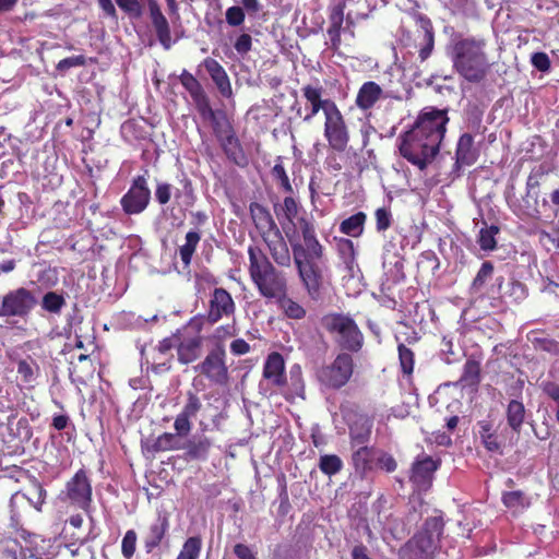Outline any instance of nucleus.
<instances>
[{
    "label": "nucleus",
    "instance_id": "47",
    "mask_svg": "<svg viewBox=\"0 0 559 559\" xmlns=\"http://www.w3.org/2000/svg\"><path fill=\"white\" fill-rule=\"evenodd\" d=\"M318 466L324 475L331 477L342 471L343 461L336 454H323L320 456Z\"/></svg>",
    "mask_w": 559,
    "mask_h": 559
},
{
    "label": "nucleus",
    "instance_id": "3",
    "mask_svg": "<svg viewBox=\"0 0 559 559\" xmlns=\"http://www.w3.org/2000/svg\"><path fill=\"white\" fill-rule=\"evenodd\" d=\"M248 258L249 276L261 297L273 301L288 292L286 273L278 270L260 247L249 246Z\"/></svg>",
    "mask_w": 559,
    "mask_h": 559
},
{
    "label": "nucleus",
    "instance_id": "33",
    "mask_svg": "<svg viewBox=\"0 0 559 559\" xmlns=\"http://www.w3.org/2000/svg\"><path fill=\"white\" fill-rule=\"evenodd\" d=\"M26 499L32 507H34L37 511L41 510L43 504L45 503L47 491L43 487L41 483L34 476L29 478V486L25 492L16 491L11 497V504L13 506L14 501L19 498Z\"/></svg>",
    "mask_w": 559,
    "mask_h": 559
},
{
    "label": "nucleus",
    "instance_id": "55",
    "mask_svg": "<svg viewBox=\"0 0 559 559\" xmlns=\"http://www.w3.org/2000/svg\"><path fill=\"white\" fill-rule=\"evenodd\" d=\"M399 360L401 370L405 376H411L414 371L415 354L405 344L401 343L397 346Z\"/></svg>",
    "mask_w": 559,
    "mask_h": 559
},
{
    "label": "nucleus",
    "instance_id": "60",
    "mask_svg": "<svg viewBox=\"0 0 559 559\" xmlns=\"http://www.w3.org/2000/svg\"><path fill=\"white\" fill-rule=\"evenodd\" d=\"M192 100L202 118L207 120H214V116H216L217 114L211 107L210 99L206 93H203L202 95L198 96L197 98H193Z\"/></svg>",
    "mask_w": 559,
    "mask_h": 559
},
{
    "label": "nucleus",
    "instance_id": "7",
    "mask_svg": "<svg viewBox=\"0 0 559 559\" xmlns=\"http://www.w3.org/2000/svg\"><path fill=\"white\" fill-rule=\"evenodd\" d=\"M58 499L68 508L81 510L86 514L92 511L93 487L88 472L82 467L66 483Z\"/></svg>",
    "mask_w": 559,
    "mask_h": 559
},
{
    "label": "nucleus",
    "instance_id": "16",
    "mask_svg": "<svg viewBox=\"0 0 559 559\" xmlns=\"http://www.w3.org/2000/svg\"><path fill=\"white\" fill-rule=\"evenodd\" d=\"M439 466L440 461L433 460L429 455L417 457L416 461L412 464L409 480L418 489L426 490L430 488L433 474L439 468Z\"/></svg>",
    "mask_w": 559,
    "mask_h": 559
},
{
    "label": "nucleus",
    "instance_id": "29",
    "mask_svg": "<svg viewBox=\"0 0 559 559\" xmlns=\"http://www.w3.org/2000/svg\"><path fill=\"white\" fill-rule=\"evenodd\" d=\"M382 97V87L374 81H367L359 87L355 105L364 112L370 111Z\"/></svg>",
    "mask_w": 559,
    "mask_h": 559
},
{
    "label": "nucleus",
    "instance_id": "23",
    "mask_svg": "<svg viewBox=\"0 0 559 559\" xmlns=\"http://www.w3.org/2000/svg\"><path fill=\"white\" fill-rule=\"evenodd\" d=\"M206 70L217 91L223 97L230 98L233 96V87L229 76L224 67L214 58L206 57L202 63Z\"/></svg>",
    "mask_w": 559,
    "mask_h": 559
},
{
    "label": "nucleus",
    "instance_id": "22",
    "mask_svg": "<svg viewBox=\"0 0 559 559\" xmlns=\"http://www.w3.org/2000/svg\"><path fill=\"white\" fill-rule=\"evenodd\" d=\"M262 374L273 386L282 388L287 384L285 361L282 354L272 352L267 355L263 365Z\"/></svg>",
    "mask_w": 559,
    "mask_h": 559
},
{
    "label": "nucleus",
    "instance_id": "11",
    "mask_svg": "<svg viewBox=\"0 0 559 559\" xmlns=\"http://www.w3.org/2000/svg\"><path fill=\"white\" fill-rule=\"evenodd\" d=\"M324 138L329 146L338 153L344 152L349 143V130L338 107H333L324 116Z\"/></svg>",
    "mask_w": 559,
    "mask_h": 559
},
{
    "label": "nucleus",
    "instance_id": "32",
    "mask_svg": "<svg viewBox=\"0 0 559 559\" xmlns=\"http://www.w3.org/2000/svg\"><path fill=\"white\" fill-rule=\"evenodd\" d=\"M348 429L352 448L366 444L371 436L372 420L367 415H356L355 419L348 423Z\"/></svg>",
    "mask_w": 559,
    "mask_h": 559
},
{
    "label": "nucleus",
    "instance_id": "39",
    "mask_svg": "<svg viewBox=\"0 0 559 559\" xmlns=\"http://www.w3.org/2000/svg\"><path fill=\"white\" fill-rule=\"evenodd\" d=\"M181 188L174 192L175 203L182 210L192 207L197 202V194L191 179L183 177L180 180Z\"/></svg>",
    "mask_w": 559,
    "mask_h": 559
},
{
    "label": "nucleus",
    "instance_id": "18",
    "mask_svg": "<svg viewBox=\"0 0 559 559\" xmlns=\"http://www.w3.org/2000/svg\"><path fill=\"white\" fill-rule=\"evenodd\" d=\"M490 293L493 298L503 301L519 302L526 297L527 289L523 283L516 280H511L506 283L503 276H498L490 287Z\"/></svg>",
    "mask_w": 559,
    "mask_h": 559
},
{
    "label": "nucleus",
    "instance_id": "64",
    "mask_svg": "<svg viewBox=\"0 0 559 559\" xmlns=\"http://www.w3.org/2000/svg\"><path fill=\"white\" fill-rule=\"evenodd\" d=\"M85 64H86V58L83 55H79V56H72V57L61 59L57 63L56 69L59 72L64 73L71 68L84 67Z\"/></svg>",
    "mask_w": 559,
    "mask_h": 559
},
{
    "label": "nucleus",
    "instance_id": "10",
    "mask_svg": "<svg viewBox=\"0 0 559 559\" xmlns=\"http://www.w3.org/2000/svg\"><path fill=\"white\" fill-rule=\"evenodd\" d=\"M444 522L441 516L427 518L420 531H418L408 545L420 555L432 556L440 547Z\"/></svg>",
    "mask_w": 559,
    "mask_h": 559
},
{
    "label": "nucleus",
    "instance_id": "15",
    "mask_svg": "<svg viewBox=\"0 0 559 559\" xmlns=\"http://www.w3.org/2000/svg\"><path fill=\"white\" fill-rule=\"evenodd\" d=\"M413 19L415 24L423 31L421 38L418 43L415 44V47L417 48L418 59L420 62H425L431 57L435 50V27L430 17H428L426 14L416 12L413 14Z\"/></svg>",
    "mask_w": 559,
    "mask_h": 559
},
{
    "label": "nucleus",
    "instance_id": "61",
    "mask_svg": "<svg viewBox=\"0 0 559 559\" xmlns=\"http://www.w3.org/2000/svg\"><path fill=\"white\" fill-rule=\"evenodd\" d=\"M225 17L229 26L237 27L245 22L246 13L242 7L233 5L226 10Z\"/></svg>",
    "mask_w": 559,
    "mask_h": 559
},
{
    "label": "nucleus",
    "instance_id": "17",
    "mask_svg": "<svg viewBox=\"0 0 559 559\" xmlns=\"http://www.w3.org/2000/svg\"><path fill=\"white\" fill-rule=\"evenodd\" d=\"M201 399L193 391L186 394V403L181 412L177 415L174 428L179 436H188L192 429L191 418H194L202 409Z\"/></svg>",
    "mask_w": 559,
    "mask_h": 559
},
{
    "label": "nucleus",
    "instance_id": "54",
    "mask_svg": "<svg viewBox=\"0 0 559 559\" xmlns=\"http://www.w3.org/2000/svg\"><path fill=\"white\" fill-rule=\"evenodd\" d=\"M337 251L346 267L353 270L356 259L354 242L347 238L340 239L337 242Z\"/></svg>",
    "mask_w": 559,
    "mask_h": 559
},
{
    "label": "nucleus",
    "instance_id": "58",
    "mask_svg": "<svg viewBox=\"0 0 559 559\" xmlns=\"http://www.w3.org/2000/svg\"><path fill=\"white\" fill-rule=\"evenodd\" d=\"M121 11L131 19H140L143 14V5L139 0H115Z\"/></svg>",
    "mask_w": 559,
    "mask_h": 559
},
{
    "label": "nucleus",
    "instance_id": "2",
    "mask_svg": "<svg viewBox=\"0 0 559 559\" xmlns=\"http://www.w3.org/2000/svg\"><path fill=\"white\" fill-rule=\"evenodd\" d=\"M450 58L453 70L468 83H481L491 70L487 41L480 37L455 39L451 46Z\"/></svg>",
    "mask_w": 559,
    "mask_h": 559
},
{
    "label": "nucleus",
    "instance_id": "12",
    "mask_svg": "<svg viewBox=\"0 0 559 559\" xmlns=\"http://www.w3.org/2000/svg\"><path fill=\"white\" fill-rule=\"evenodd\" d=\"M151 202V190L144 175L133 178L129 190L120 200L121 207L127 215H138L144 212Z\"/></svg>",
    "mask_w": 559,
    "mask_h": 559
},
{
    "label": "nucleus",
    "instance_id": "27",
    "mask_svg": "<svg viewBox=\"0 0 559 559\" xmlns=\"http://www.w3.org/2000/svg\"><path fill=\"white\" fill-rule=\"evenodd\" d=\"M203 336L194 335L183 337L177 344V359L181 365H189L197 361L202 354Z\"/></svg>",
    "mask_w": 559,
    "mask_h": 559
},
{
    "label": "nucleus",
    "instance_id": "51",
    "mask_svg": "<svg viewBox=\"0 0 559 559\" xmlns=\"http://www.w3.org/2000/svg\"><path fill=\"white\" fill-rule=\"evenodd\" d=\"M64 306V297L56 292H48L43 296L41 308L47 312L59 314Z\"/></svg>",
    "mask_w": 559,
    "mask_h": 559
},
{
    "label": "nucleus",
    "instance_id": "42",
    "mask_svg": "<svg viewBox=\"0 0 559 559\" xmlns=\"http://www.w3.org/2000/svg\"><path fill=\"white\" fill-rule=\"evenodd\" d=\"M366 219L367 215L364 212H357L340 224V231L350 237H359L364 233Z\"/></svg>",
    "mask_w": 559,
    "mask_h": 559
},
{
    "label": "nucleus",
    "instance_id": "25",
    "mask_svg": "<svg viewBox=\"0 0 559 559\" xmlns=\"http://www.w3.org/2000/svg\"><path fill=\"white\" fill-rule=\"evenodd\" d=\"M179 341V332L174 333L170 336H167L158 342L155 347L156 355L153 364V370L155 371H167L171 367V360L174 355L171 350L174 348L177 349V344Z\"/></svg>",
    "mask_w": 559,
    "mask_h": 559
},
{
    "label": "nucleus",
    "instance_id": "34",
    "mask_svg": "<svg viewBox=\"0 0 559 559\" xmlns=\"http://www.w3.org/2000/svg\"><path fill=\"white\" fill-rule=\"evenodd\" d=\"M189 460L206 461L212 448L211 440L205 436H194L182 447Z\"/></svg>",
    "mask_w": 559,
    "mask_h": 559
},
{
    "label": "nucleus",
    "instance_id": "52",
    "mask_svg": "<svg viewBox=\"0 0 559 559\" xmlns=\"http://www.w3.org/2000/svg\"><path fill=\"white\" fill-rule=\"evenodd\" d=\"M271 176L272 178L278 182L280 187L287 193L293 192V187L289 180V177L285 170V167L283 165V159L281 156H278L275 160L274 166L271 169Z\"/></svg>",
    "mask_w": 559,
    "mask_h": 559
},
{
    "label": "nucleus",
    "instance_id": "4",
    "mask_svg": "<svg viewBox=\"0 0 559 559\" xmlns=\"http://www.w3.org/2000/svg\"><path fill=\"white\" fill-rule=\"evenodd\" d=\"M293 260L298 272V276L312 299L320 295L323 284V272L319 262L323 259L324 248L317 236L301 243H293Z\"/></svg>",
    "mask_w": 559,
    "mask_h": 559
},
{
    "label": "nucleus",
    "instance_id": "30",
    "mask_svg": "<svg viewBox=\"0 0 559 559\" xmlns=\"http://www.w3.org/2000/svg\"><path fill=\"white\" fill-rule=\"evenodd\" d=\"M356 448L352 453V465L355 473L360 478H365L373 469L377 452L373 447L367 444L356 445Z\"/></svg>",
    "mask_w": 559,
    "mask_h": 559
},
{
    "label": "nucleus",
    "instance_id": "8",
    "mask_svg": "<svg viewBox=\"0 0 559 559\" xmlns=\"http://www.w3.org/2000/svg\"><path fill=\"white\" fill-rule=\"evenodd\" d=\"M193 369L210 383L226 385L229 382V365L225 344L223 342L212 344L204 358Z\"/></svg>",
    "mask_w": 559,
    "mask_h": 559
},
{
    "label": "nucleus",
    "instance_id": "6",
    "mask_svg": "<svg viewBox=\"0 0 559 559\" xmlns=\"http://www.w3.org/2000/svg\"><path fill=\"white\" fill-rule=\"evenodd\" d=\"M322 328L333 337L334 343L346 353H358L364 346V334L355 320L341 312H330L321 318Z\"/></svg>",
    "mask_w": 559,
    "mask_h": 559
},
{
    "label": "nucleus",
    "instance_id": "46",
    "mask_svg": "<svg viewBox=\"0 0 559 559\" xmlns=\"http://www.w3.org/2000/svg\"><path fill=\"white\" fill-rule=\"evenodd\" d=\"M180 437L177 432H164L156 438L152 448L155 452H165L169 450H179L181 449Z\"/></svg>",
    "mask_w": 559,
    "mask_h": 559
},
{
    "label": "nucleus",
    "instance_id": "50",
    "mask_svg": "<svg viewBox=\"0 0 559 559\" xmlns=\"http://www.w3.org/2000/svg\"><path fill=\"white\" fill-rule=\"evenodd\" d=\"M179 81L192 99L205 93L198 79L186 69H183L179 75Z\"/></svg>",
    "mask_w": 559,
    "mask_h": 559
},
{
    "label": "nucleus",
    "instance_id": "63",
    "mask_svg": "<svg viewBox=\"0 0 559 559\" xmlns=\"http://www.w3.org/2000/svg\"><path fill=\"white\" fill-rule=\"evenodd\" d=\"M543 392L555 402L556 420L559 423V384L552 381H547L542 384Z\"/></svg>",
    "mask_w": 559,
    "mask_h": 559
},
{
    "label": "nucleus",
    "instance_id": "9",
    "mask_svg": "<svg viewBox=\"0 0 559 559\" xmlns=\"http://www.w3.org/2000/svg\"><path fill=\"white\" fill-rule=\"evenodd\" d=\"M355 364L350 353L342 352L334 360L319 369L317 377L321 384L332 390L345 386L354 374Z\"/></svg>",
    "mask_w": 559,
    "mask_h": 559
},
{
    "label": "nucleus",
    "instance_id": "45",
    "mask_svg": "<svg viewBox=\"0 0 559 559\" xmlns=\"http://www.w3.org/2000/svg\"><path fill=\"white\" fill-rule=\"evenodd\" d=\"M288 394L290 397H305V383L299 365H294L289 370Z\"/></svg>",
    "mask_w": 559,
    "mask_h": 559
},
{
    "label": "nucleus",
    "instance_id": "5",
    "mask_svg": "<svg viewBox=\"0 0 559 559\" xmlns=\"http://www.w3.org/2000/svg\"><path fill=\"white\" fill-rule=\"evenodd\" d=\"M252 222L267 247L272 260L280 267H290L292 254L282 231L277 227L271 212L258 202L249 205Z\"/></svg>",
    "mask_w": 559,
    "mask_h": 559
},
{
    "label": "nucleus",
    "instance_id": "40",
    "mask_svg": "<svg viewBox=\"0 0 559 559\" xmlns=\"http://www.w3.org/2000/svg\"><path fill=\"white\" fill-rule=\"evenodd\" d=\"M283 313L294 320H301L306 317V309L297 301L288 296V292L284 293V296L273 300Z\"/></svg>",
    "mask_w": 559,
    "mask_h": 559
},
{
    "label": "nucleus",
    "instance_id": "19",
    "mask_svg": "<svg viewBox=\"0 0 559 559\" xmlns=\"http://www.w3.org/2000/svg\"><path fill=\"white\" fill-rule=\"evenodd\" d=\"M21 537L25 545H20L17 540L9 543L2 555L5 559H41V552L36 548L39 536L23 532Z\"/></svg>",
    "mask_w": 559,
    "mask_h": 559
},
{
    "label": "nucleus",
    "instance_id": "59",
    "mask_svg": "<svg viewBox=\"0 0 559 559\" xmlns=\"http://www.w3.org/2000/svg\"><path fill=\"white\" fill-rule=\"evenodd\" d=\"M502 502L509 509H523L527 504L524 493L520 490L504 492Z\"/></svg>",
    "mask_w": 559,
    "mask_h": 559
},
{
    "label": "nucleus",
    "instance_id": "35",
    "mask_svg": "<svg viewBox=\"0 0 559 559\" xmlns=\"http://www.w3.org/2000/svg\"><path fill=\"white\" fill-rule=\"evenodd\" d=\"M513 212L521 219H540L542 211L539 206V192H525L522 203L519 205L518 210H514Z\"/></svg>",
    "mask_w": 559,
    "mask_h": 559
},
{
    "label": "nucleus",
    "instance_id": "41",
    "mask_svg": "<svg viewBox=\"0 0 559 559\" xmlns=\"http://www.w3.org/2000/svg\"><path fill=\"white\" fill-rule=\"evenodd\" d=\"M524 404L518 400H511L507 406V421L509 427L516 433L521 431L522 425L525 420Z\"/></svg>",
    "mask_w": 559,
    "mask_h": 559
},
{
    "label": "nucleus",
    "instance_id": "20",
    "mask_svg": "<svg viewBox=\"0 0 559 559\" xmlns=\"http://www.w3.org/2000/svg\"><path fill=\"white\" fill-rule=\"evenodd\" d=\"M169 514L165 511L157 512L156 518L150 523L143 544L147 554L157 548L169 531Z\"/></svg>",
    "mask_w": 559,
    "mask_h": 559
},
{
    "label": "nucleus",
    "instance_id": "13",
    "mask_svg": "<svg viewBox=\"0 0 559 559\" xmlns=\"http://www.w3.org/2000/svg\"><path fill=\"white\" fill-rule=\"evenodd\" d=\"M37 300L34 294L24 287H20L7 293L0 304V317H20L28 316L36 306Z\"/></svg>",
    "mask_w": 559,
    "mask_h": 559
},
{
    "label": "nucleus",
    "instance_id": "24",
    "mask_svg": "<svg viewBox=\"0 0 559 559\" xmlns=\"http://www.w3.org/2000/svg\"><path fill=\"white\" fill-rule=\"evenodd\" d=\"M346 8L345 0H341L330 8L329 12V27L326 33L331 41V48L337 51L342 44V27L344 23V11Z\"/></svg>",
    "mask_w": 559,
    "mask_h": 559
},
{
    "label": "nucleus",
    "instance_id": "56",
    "mask_svg": "<svg viewBox=\"0 0 559 559\" xmlns=\"http://www.w3.org/2000/svg\"><path fill=\"white\" fill-rule=\"evenodd\" d=\"M493 270L495 266L491 261L483 262L480 269L472 282V289L475 292L480 290L485 286L486 282L492 276Z\"/></svg>",
    "mask_w": 559,
    "mask_h": 559
},
{
    "label": "nucleus",
    "instance_id": "62",
    "mask_svg": "<svg viewBox=\"0 0 559 559\" xmlns=\"http://www.w3.org/2000/svg\"><path fill=\"white\" fill-rule=\"evenodd\" d=\"M173 195V185L169 182L160 181L157 182L155 188V200L156 202L164 206L169 203Z\"/></svg>",
    "mask_w": 559,
    "mask_h": 559
},
{
    "label": "nucleus",
    "instance_id": "36",
    "mask_svg": "<svg viewBox=\"0 0 559 559\" xmlns=\"http://www.w3.org/2000/svg\"><path fill=\"white\" fill-rule=\"evenodd\" d=\"M527 338L536 352H544L555 356L559 355V342L550 337L545 331H531Z\"/></svg>",
    "mask_w": 559,
    "mask_h": 559
},
{
    "label": "nucleus",
    "instance_id": "44",
    "mask_svg": "<svg viewBox=\"0 0 559 559\" xmlns=\"http://www.w3.org/2000/svg\"><path fill=\"white\" fill-rule=\"evenodd\" d=\"M500 233V227L497 225L485 226L480 228L477 243L483 251L490 252L497 249V235Z\"/></svg>",
    "mask_w": 559,
    "mask_h": 559
},
{
    "label": "nucleus",
    "instance_id": "37",
    "mask_svg": "<svg viewBox=\"0 0 559 559\" xmlns=\"http://www.w3.org/2000/svg\"><path fill=\"white\" fill-rule=\"evenodd\" d=\"M478 426V436L485 449L488 452H500L501 443L499 441L497 430L493 427V424L490 420H479L477 423Z\"/></svg>",
    "mask_w": 559,
    "mask_h": 559
},
{
    "label": "nucleus",
    "instance_id": "14",
    "mask_svg": "<svg viewBox=\"0 0 559 559\" xmlns=\"http://www.w3.org/2000/svg\"><path fill=\"white\" fill-rule=\"evenodd\" d=\"M236 312V304L228 290L223 287H215L209 299L205 318L209 325H214L223 318L233 317Z\"/></svg>",
    "mask_w": 559,
    "mask_h": 559
},
{
    "label": "nucleus",
    "instance_id": "28",
    "mask_svg": "<svg viewBox=\"0 0 559 559\" xmlns=\"http://www.w3.org/2000/svg\"><path fill=\"white\" fill-rule=\"evenodd\" d=\"M219 145L226 155L227 159L240 168H246L249 165V156L245 152L243 146L236 135V131L222 141Z\"/></svg>",
    "mask_w": 559,
    "mask_h": 559
},
{
    "label": "nucleus",
    "instance_id": "1",
    "mask_svg": "<svg viewBox=\"0 0 559 559\" xmlns=\"http://www.w3.org/2000/svg\"><path fill=\"white\" fill-rule=\"evenodd\" d=\"M449 121L448 109L423 108L413 126L397 138L401 156L425 170L440 152Z\"/></svg>",
    "mask_w": 559,
    "mask_h": 559
},
{
    "label": "nucleus",
    "instance_id": "53",
    "mask_svg": "<svg viewBox=\"0 0 559 559\" xmlns=\"http://www.w3.org/2000/svg\"><path fill=\"white\" fill-rule=\"evenodd\" d=\"M210 121L212 124L213 133L218 142L235 132L233 124L227 119L224 112H222L221 117H218L217 115L214 116V120Z\"/></svg>",
    "mask_w": 559,
    "mask_h": 559
},
{
    "label": "nucleus",
    "instance_id": "38",
    "mask_svg": "<svg viewBox=\"0 0 559 559\" xmlns=\"http://www.w3.org/2000/svg\"><path fill=\"white\" fill-rule=\"evenodd\" d=\"M200 240L201 233L197 229H191L186 234L185 242L178 247V253L185 267L190 266Z\"/></svg>",
    "mask_w": 559,
    "mask_h": 559
},
{
    "label": "nucleus",
    "instance_id": "48",
    "mask_svg": "<svg viewBox=\"0 0 559 559\" xmlns=\"http://www.w3.org/2000/svg\"><path fill=\"white\" fill-rule=\"evenodd\" d=\"M202 549V538L190 536L186 539L176 559H199Z\"/></svg>",
    "mask_w": 559,
    "mask_h": 559
},
{
    "label": "nucleus",
    "instance_id": "43",
    "mask_svg": "<svg viewBox=\"0 0 559 559\" xmlns=\"http://www.w3.org/2000/svg\"><path fill=\"white\" fill-rule=\"evenodd\" d=\"M480 372V362L477 359L471 357L465 361L463 366L460 382L463 384V386H477L481 379Z\"/></svg>",
    "mask_w": 559,
    "mask_h": 559
},
{
    "label": "nucleus",
    "instance_id": "49",
    "mask_svg": "<svg viewBox=\"0 0 559 559\" xmlns=\"http://www.w3.org/2000/svg\"><path fill=\"white\" fill-rule=\"evenodd\" d=\"M549 170L545 165L534 167L527 176L525 192L534 193L539 192L538 189L543 183L544 178L548 175Z\"/></svg>",
    "mask_w": 559,
    "mask_h": 559
},
{
    "label": "nucleus",
    "instance_id": "26",
    "mask_svg": "<svg viewBox=\"0 0 559 559\" xmlns=\"http://www.w3.org/2000/svg\"><path fill=\"white\" fill-rule=\"evenodd\" d=\"M148 10L158 41L166 50L170 49L173 40L167 19L163 14L158 3L155 0H148Z\"/></svg>",
    "mask_w": 559,
    "mask_h": 559
},
{
    "label": "nucleus",
    "instance_id": "57",
    "mask_svg": "<svg viewBox=\"0 0 559 559\" xmlns=\"http://www.w3.org/2000/svg\"><path fill=\"white\" fill-rule=\"evenodd\" d=\"M138 543V534L134 530H128L121 540V555L124 559H132Z\"/></svg>",
    "mask_w": 559,
    "mask_h": 559
},
{
    "label": "nucleus",
    "instance_id": "21",
    "mask_svg": "<svg viewBox=\"0 0 559 559\" xmlns=\"http://www.w3.org/2000/svg\"><path fill=\"white\" fill-rule=\"evenodd\" d=\"M302 95L306 100L311 105V110L304 117V121H311L313 117L318 115L320 110H323L324 116L330 111L333 107H337V105L331 99H323L322 93L323 87L321 85H305L302 88Z\"/></svg>",
    "mask_w": 559,
    "mask_h": 559
},
{
    "label": "nucleus",
    "instance_id": "31",
    "mask_svg": "<svg viewBox=\"0 0 559 559\" xmlns=\"http://www.w3.org/2000/svg\"><path fill=\"white\" fill-rule=\"evenodd\" d=\"M479 151L475 146L474 136L471 133H463L456 143L455 164L457 166H471L478 159Z\"/></svg>",
    "mask_w": 559,
    "mask_h": 559
}]
</instances>
